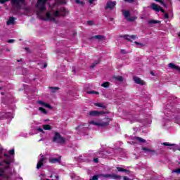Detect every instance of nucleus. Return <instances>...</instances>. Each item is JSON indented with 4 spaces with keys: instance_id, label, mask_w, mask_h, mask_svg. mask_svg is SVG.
<instances>
[{
    "instance_id": "1",
    "label": "nucleus",
    "mask_w": 180,
    "mask_h": 180,
    "mask_svg": "<svg viewBox=\"0 0 180 180\" xmlns=\"http://www.w3.org/2000/svg\"><path fill=\"white\" fill-rule=\"evenodd\" d=\"M40 19L44 22H53V23H57L56 18H60V16H65V13H60V11H56L51 13V11H48L46 13V17L38 14Z\"/></svg>"
},
{
    "instance_id": "2",
    "label": "nucleus",
    "mask_w": 180,
    "mask_h": 180,
    "mask_svg": "<svg viewBox=\"0 0 180 180\" xmlns=\"http://www.w3.org/2000/svg\"><path fill=\"white\" fill-rule=\"evenodd\" d=\"M53 143H57L58 144H65V138L61 136L58 131L54 133V136L52 139Z\"/></svg>"
},
{
    "instance_id": "3",
    "label": "nucleus",
    "mask_w": 180,
    "mask_h": 180,
    "mask_svg": "<svg viewBox=\"0 0 180 180\" xmlns=\"http://www.w3.org/2000/svg\"><path fill=\"white\" fill-rule=\"evenodd\" d=\"M105 121H103L101 122H96L95 121H91L89 122V124H93L94 126H98L100 127H108L109 123H110V120H112L109 117H105L104 119Z\"/></svg>"
},
{
    "instance_id": "4",
    "label": "nucleus",
    "mask_w": 180,
    "mask_h": 180,
    "mask_svg": "<svg viewBox=\"0 0 180 180\" xmlns=\"http://www.w3.org/2000/svg\"><path fill=\"white\" fill-rule=\"evenodd\" d=\"M46 4H47L46 0H38L37 1L36 8L39 9V12H44L46 9Z\"/></svg>"
},
{
    "instance_id": "5",
    "label": "nucleus",
    "mask_w": 180,
    "mask_h": 180,
    "mask_svg": "<svg viewBox=\"0 0 180 180\" xmlns=\"http://www.w3.org/2000/svg\"><path fill=\"white\" fill-rule=\"evenodd\" d=\"M20 4H25V0H11V5L13 8H15L17 11L22 9V5Z\"/></svg>"
},
{
    "instance_id": "6",
    "label": "nucleus",
    "mask_w": 180,
    "mask_h": 180,
    "mask_svg": "<svg viewBox=\"0 0 180 180\" xmlns=\"http://www.w3.org/2000/svg\"><path fill=\"white\" fill-rule=\"evenodd\" d=\"M122 15L123 16H124V18H126V19L127 20L128 22H134V20H136L137 19V17H130V11H127V10H122Z\"/></svg>"
},
{
    "instance_id": "7",
    "label": "nucleus",
    "mask_w": 180,
    "mask_h": 180,
    "mask_svg": "<svg viewBox=\"0 0 180 180\" xmlns=\"http://www.w3.org/2000/svg\"><path fill=\"white\" fill-rule=\"evenodd\" d=\"M150 8L153 11H155V12H162V13H165V11L164 9H162V7L160 6H158V4H156L155 3H152L150 4Z\"/></svg>"
},
{
    "instance_id": "8",
    "label": "nucleus",
    "mask_w": 180,
    "mask_h": 180,
    "mask_svg": "<svg viewBox=\"0 0 180 180\" xmlns=\"http://www.w3.org/2000/svg\"><path fill=\"white\" fill-rule=\"evenodd\" d=\"M101 176H103V178H110V179H122V176L117 175L116 174H100Z\"/></svg>"
},
{
    "instance_id": "9",
    "label": "nucleus",
    "mask_w": 180,
    "mask_h": 180,
    "mask_svg": "<svg viewBox=\"0 0 180 180\" xmlns=\"http://www.w3.org/2000/svg\"><path fill=\"white\" fill-rule=\"evenodd\" d=\"M47 162V158H45L44 155L41 156V158L39 159V162L37 165V169H40L41 168V166L44 164H46Z\"/></svg>"
},
{
    "instance_id": "10",
    "label": "nucleus",
    "mask_w": 180,
    "mask_h": 180,
    "mask_svg": "<svg viewBox=\"0 0 180 180\" xmlns=\"http://www.w3.org/2000/svg\"><path fill=\"white\" fill-rule=\"evenodd\" d=\"M108 112L103 111H98V110H91L89 112V116L95 117V116H101V115H105Z\"/></svg>"
},
{
    "instance_id": "11",
    "label": "nucleus",
    "mask_w": 180,
    "mask_h": 180,
    "mask_svg": "<svg viewBox=\"0 0 180 180\" xmlns=\"http://www.w3.org/2000/svg\"><path fill=\"white\" fill-rule=\"evenodd\" d=\"M115 6H116V1H108L105 9H110V11H113V9H115Z\"/></svg>"
},
{
    "instance_id": "12",
    "label": "nucleus",
    "mask_w": 180,
    "mask_h": 180,
    "mask_svg": "<svg viewBox=\"0 0 180 180\" xmlns=\"http://www.w3.org/2000/svg\"><path fill=\"white\" fill-rule=\"evenodd\" d=\"M122 37L125 39L127 40L128 41H133L132 40H136V39H137V35H129V34H125L123 35Z\"/></svg>"
},
{
    "instance_id": "13",
    "label": "nucleus",
    "mask_w": 180,
    "mask_h": 180,
    "mask_svg": "<svg viewBox=\"0 0 180 180\" xmlns=\"http://www.w3.org/2000/svg\"><path fill=\"white\" fill-rule=\"evenodd\" d=\"M49 162L51 164H57L60 162H61V157H59V158H52L51 159H49Z\"/></svg>"
},
{
    "instance_id": "14",
    "label": "nucleus",
    "mask_w": 180,
    "mask_h": 180,
    "mask_svg": "<svg viewBox=\"0 0 180 180\" xmlns=\"http://www.w3.org/2000/svg\"><path fill=\"white\" fill-rule=\"evenodd\" d=\"M133 80L134 81L135 84H138V85H143L144 81L141 80L140 77L137 76H134L133 77Z\"/></svg>"
},
{
    "instance_id": "15",
    "label": "nucleus",
    "mask_w": 180,
    "mask_h": 180,
    "mask_svg": "<svg viewBox=\"0 0 180 180\" xmlns=\"http://www.w3.org/2000/svg\"><path fill=\"white\" fill-rule=\"evenodd\" d=\"M94 39H96L97 40H105L106 37L103 35H96L90 37V40H94Z\"/></svg>"
},
{
    "instance_id": "16",
    "label": "nucleus",
    "mask_w": 180,
    "mask_h": 180,
    "mask_svg": "<svg viewBox=\"0 0 180 180\" xmlns=\"http://www.w3.org/2000/svg\"><path fill=\"white\" fill-rule=\"evenodd\" d=\"M142 150L143 151H148V153H151L153 155H157V151L155 150H151L146 147L142 148Z\"/></svg>"
},
{
    "instance_id": "17",
    "label": "nucleus",
    "mask_w": 180,
    "mask_h": 180,
    "mask_svg": "<svg viewBox=\"0 0 180 180\" xmlns=\"http://www.w3.org/2000/svg\"><path fill=\"white\" fill-rule=\"evenodd\" d=\"M14 24H15V17L11 16L9 18V19L6 22V25L9 26V25H14Z\"/></svg>"
},
{
    "instance_id": "18",
    "label": "nucleus",
    "mask_w": 180,
    "mask_h": 180,
    "mask_svg": "<svg viewBox=\"0 0 180 180\" xmlns=\"http://www.w3.org/2000/svg\"><path fill=\"white\" fill-rule=\"evenodd\" d=\"M169 68H172V70H176V71H179L180 72V67L179 66H177L174 63H169Z\"/></svg>"
},
{
    "instance_id": "19",
    "label": "nucleus",
    "mask_w": 180,
    "mask_h": 180,
    "mask_svg": "<svg viewBox=\"0 0 180 180\" xmlns=\"http://www.w3.org/2000/svg\"><path fill=\"white\" fill-rule=\"evenodd\" d=\"M161 21L160 20H150L148 21L149 25H157L158 23H160Z\"/></svg>"
},
{
    "instance_id": "20",
    "label": "nucleus",
    "mask_w": 180,
    "mask_h": 180,
    "mask_svg": "<svg viewBox=\"0 0 180 180\" xmlns=\"http://www.w3.org/2000/svg\"><path fill=\"white\" fill-rule=\"evenodd\" d=\"M96 106H98V108H102L103 109H106V105H103V103H94Z\"/></svg>"
},
{
    "instance_id": "21",
    "label": "nucleus",
    "mask_w": 180,
    "mask_h": 180,
    "mask_svg": "<svg viewBox=\"0 0 180 180\" xmlns=\"http://www.w3.org/2000/svg\"><path fill=\"white\" fill-rule=\"evenodd\" d=\"M42 127L44 130H51V125L50 124H44Z\"/></svg>"
},
{
    "instance_id": "22",
    "label": "nucleus",
    "mask_w": 180,
    "mask_h": 180,
    "mask_svg": "<svg viewBox=\"0 0 180 180\" xmlns=\"http://www.w3.org/2000/svg\"><path fill=\"white\" fill-rule=\"evenodd\" d=\"M110 85V83L109 82H105L101 84V86H103V88H109Z\"/></svg>"
},
{
    "instance_id": "23",
    "label": "nucleus",
    "mask_w": 180,
    "mask_h": 180,
    "mask_svg": "<svg viewBox=\"0 0 180 180\" xmlns=\"http://www.w3.org/2000/svg\"><path fill=\"white\" fill-rule=\"evenodd\" d=\"M163 146H165L166 147H174V146H175V144L169 143V142H165V143H163Z\"/></svg>"
},
{
    "instance_id": "24",
    "label": "nucleus",
    "mask_w": 180,
    "mask_h": 180,
    "mask_svg": "<svg viewBox=\"0 0 180 180\" xmlns=\"http://www.w3.org/2000/svg\"><path fill=\"white\" fill-rule=\"evenodd\" d=\"M117 169L119 172H129V170L126 169H123L122 167H117Z\"/></svg>"
},
{
    "instance_id": "25",
    "label": "nucleus",
    "mask_w": 180,
    "mask_h": 180,
    "mask_svg": "<svg viewBox=\"0 0 180 180\" xmlns=\"http://www.w3.org/2000/svg\"><path fill=\"white\" fill-rule=\"evenodd\" d=\"M115 79L116 81H119L120 82H123V77L122 76H115Z\"/></svg>"
},
{
    "instance_id": "26",
    "label": "nucleus",
    "mask_w": 180,
    "mask_h": 180,
    "mask_svg": "<svg viewBox=\"0 0 180 180\" xmlns=\"http://www.w3.org/2000/svg\"><path fill=\"white\" fill-rule=\"evenodd\" d=\"M39 110H40V112H42V113H44V115H47V110L43 107H39Z\"/></svg>"
},
{
    "instance_id": "27",
    "label": "nucleus",
    "mask_w": 180,
    "mask_h": 180,
    "mask_svg": "<svg viewBox=\"0 0 180 180\" xmlns=\"http://www.w3.org/2000/svg\"><path fill=\"white\" fill-rule=\"evenodd\" d=\"M136 140H137V141H139V143H146V140L143 139L142 138H140L139 136L135 138Z\"/></svg>"
},
{
    "instance_id": "28",
    "label": "nucleus",
    "mask_w": 180,
    "mask_h": 180,
    "mask_svg": "<svg viewBox=\"0 0 180 180\" xmlns=\"http://www.w3.org/2000/svg\"><path fill=\"white\" fill-rule=\"evenodd\" d=\"M49 89H51V92L53 94H54V92H56V91H58V89H60V88H58V87H49Z\"/></svg>"
},
{
    "instance_id": "29",
    "label": "nucleus",
    "mask_w": 180,
    "mask_h": 180,
    "mask_svg": "<svg viewBox=\"0 0 180 180\" xmlns=\"http://www.w3.org/2000/svg\"><path fill=\"white\" fill-rule=\"evenodd\" d=\"M87 94H89L99 95V92L95 91H87Z\"/></svg>"
},
{
    "instance_id": "30",
    "label": "nucleus",
    "mask_w": 180,
    "mask_h": 180,
    "mask_svg": "<svg viewBox=\"0 0 180 180\" xmlns=\"http://www.w3.org/2000/svg\"><path fill=\"white\" fill-rule=\"evenodd\" d=\"M76 4H77V5H85V3L84 1H81L80 0H75Z\"/></svg>"
},
{
    "instance_id": "31",
    "label": "nucleus",
    "mask_w": 180,
    "mask_h": 180,
    "mask_svg": "<svg viewBox=\"0 0 180 180\" xmlns=\"http://www.w3.org/2000/svg\"><path fill=\"white\" fill-rule=\"evenodd\" d=\"M98 64H99V60H97V61L94 62V63H92L90 67H91V68H94V67L96 65H98Z\"/></svg>"
},
{
    "instance_id": "32",
    "label": "nucleus",
    "mask_w": 180,
    "mask_h": 180,
    "mask_svg": "<svg viewBox=\"0 0 180 180\" xmlns=\"http://www.w3.org/2000/svg\"><path fill=\"white\" fill-rule=\"evenodd\" d=\"M101 176V174H98V175H94L91 177V179L92 180H98L99 179V177Z\"/></svg>"
},
{
    "instance_id": "33",
    "label": "nucleus",
    "mask_w": 180,
    "mask_h": 180,
    "mask_svg": "<svg viewBox=\"0 0 180 180\" xmlns=\"http://www.w3.org/2000/svg\"><path fill=\"white\" fill-rule=\"evenodd\" d=\"M9 155H15V149H11L8 151Z\"/></svg>"
},
{
    "instance_id": "34",
    "label": "nucleus",
    "mask_w": 180,
    "mask_h": 180,
    "mask_svg": "<svg viewBox=\"0 0 180 180\" xmlns=\"http://www.w3.org/2000/svg\"><path fill=\"white\" fill-rule=\"evenodd\" d=\"M44 106H45V108H48V109H53V106L50 105L49 103H45Z\"/></svg>"
},
{
    "instance_id": "35",
    "label": "nucleus",
    "mask_w": 180,
    "mask_h": 180,
    "mask_svg": "<svg viewBox=\"0 0 180 180\" xmlns=\"http://www.w3.org/2000/svg\"><path fill=\"white\" fill-rule=\"evenodd\" d=\"M134 44H136L137 46H141V47H144V44L134 41Z\"/></svg>"
},
{
    "instance_id": "36",
    "label": "nucleus",
    "mask_w": 180,
    "mask_h": 180,
    "mask_svg": "<svg viewBox=\"0 0 180 180\" xmlns=\"http://www.w3.org/2000/svg\"><path fill=\"white\" fill-rule=\"evenodd\" d=\"M60 12H62L63 13H67V9H65V8H62L60 9Z\"/></svg>"
},
{
    "instance_id": "37",
    "label": "nucleus",
    "mask_w": 180,
    "mask_h": 180,
    "mask_svg": "<svg viewBox=\"0 0 180 180\" xmlns=\"http://www.w3.org/2000/svg\"><path fill=\"white\" fill-rule=\"evenodd\" d=\"M87 25H89V26H92L94 25V21L92 20L87 21Z\"/></svg>"
},
{
    "instance_id": "38",
    "label": "nucleus",
    "mask_w": 180,
    "mask_h": 180,
    "mask_svg": "<svg viewBox=\"0 0 180 180\" xmlns=\"http://www.w3.org/2000/svg\"><path fill=\"white\" fill-rule=\"evenodd\" d=\"M4 162H5V164H6V165H11V160H5Z\"/></svg>"
},
{
    "instance_id": "39",
    "label": "nucleus",
    "mask_w": 180,
    "mask_h": 180,
    "mask_svg": "<svg viewBox=\"0 0 180 180\" xmlns=\"http://www.w3.org/2000/svg\"><path fill=\"white\" fill-rule=\"evenodd\" d=\"M38 131H39L40 133H42L43 134H44V131L43 130L42 128L39 127L37 129Z\"/></svg>"
},
{
    "instance_id": "40",
    "label": "nucleus",
    "mask_w": 180,
    "mask_h": 180,
    "mask_svg": "<svg viewBox=\"0 0 180 180\" xmlns=\"http://www.w3.org/2000/svg\"><path fill=\"white\" fill-rule=\"evenodd\" d=\"M4 172H5V170H4V169H0V176H2Z\"/></svg>"
},
{
    "instance_id": "41",
    "label": "nucleus",
    "mask_w": 180,
    "mask_h": 180,
    "mask_svg": "<svg viewBox=\"0 0 180 180\" xmlns=\"http://www.w3.org/2000/svg\"><path fill=\"white\" fill-rule=\"evenodd\" d=\"M124 2H128V4H132V2H134L136 0H124Z\"/></svg>"
},
{
    "instance_id": "42",
    "label": "nucleus",
    "mask_w": 180,
    "mask_h": 180,
    "mask_svg": "<svg viewBox=\"0 0 180 180\" xmlns=\"http://www.w3.org/2000/svg\"><path fill=\"white\" fill-rule=\"evenodd\" d=\"M94 162H95L96 164H98V162H99V159H98V158H95L94 159Z\"/></svg>"
},
{
    "instance_id": "43",
    "label": "nucleus",
    "mask_w": 180,
    "mask_h": 180,
    "mask_svg": "<svg viewBox=\"0 0 180 180\" xmlns=\"http://www.w3.org/2000/svg\"><path fill=\"white\" fill-rule=\"evenodd\" d=\"M164 18H165V19H169V15H168V13H165Z\"/></svg>"
},
{
    "instance_id": "44",
    "label": "nucleus",
    "mask_w": 180,
    "mask_h": 180,
    "mask_svg": "<svg viewBox=\"0 0 180 180\" xmlns=\"http://www.w3.org/2000/svg\"><path fill=\"white\" fill-rule=\"evenodd\" d=\"M38 103H39V105H42V106H44V105L46 104V103H44L41 101H38Z\"/></svg>"
},
{
    "instance_id": "45",
    "label": "nucleus",
    "mask_w": 180,
    "mask_h": 180,
    "mask_svg": "<svg viewBox=\"0 0 180 180\" xmlns=\"http://www.w3.org/2000/svg\"><path fill=\"white\" fill-rule=\"evenodd\" d=\"M15 42V39H8L7 41V43H14Z\"/></svg>"
},
{
    "instance_id": "46",
    "label": "nucleus",
    "mask_w": 180,
    "mask_h": 180,
    "mask_svg": "<svg viewBox=\"0 0 180 180\" xmlns=\"http://www.w3.org/2000/svg\"><path fill=\"white\" fill-rule=\"evenodd\" d=\"M174 172H175L176 174H180V168H178V169H176V170H174Z\"/></svg>"
},
{
    "instance_id": "47",
    "label": "nucleus",
    "mask_w": 180,
    "mask_h": 180,
    "mask_svg": "<svg viewBox=\"0 0 180 180\" xmlns=\"http://www.w3.org/2000/svg\"><path fill=\"white\" fill-rule=\"evenodd\" d=\"M123 179H124V180H130V179H129V176H123Z\"/></svg>"
},
{
    "instance_id": "48",
    "label": "nucleus",
    "mask_w": 180,
    "mask_h": 180,
    "mask_svg": "<svg viewBox=\"0 0 180 180\" xmlns=\"http://www.w3.org/2000/svg\"><path fill=\"white\" fill-rule=\"evenodd\" d=\"M8 0H0V4H5Z\"/></svg>"
},
{
    "instance_id": "49",
    "label": "nucleus",
    "mask_w": 180,
    "mask_h": 180,
    "mask_svg": "<svg viewBox=\"0 0 180 180\" xmlns=\"http://www.w3.org/2000/svg\"><path fill=\"white\" fill-rule=\"evenodd\" d=\"M162 4L165 8H167V4H165L164 1H162V4Z\"/></svg>"
},
{
    "instance_id": "50",
    "label": "nucleus",
    "mask_w": 180,
    "mask_h": 180,
    "mask_svg": "<svg viewBox=\"0 0 180 180\" xmlns=\"http://www.w3.org/2000/svg\"><path fill=\"white\" fill-rule=\"evenodd\" d=\"M121 53H122V54H126V51H125L124 49H122V50H121Z\"/></svg>"
},
{
    "instance_id": "51",
    "label": "nucleus",
    "mask_w": 180,
    "mask_h": 180,
    "mask_svg": "<svg viewBox=\"0 0 180 180\" xmlns=\"http://www.w3.org/2000/svg\"><path fill=\"white\" fill-rule=\"evenodd\" d=\"M82 125H78L77 127H75V130H78L79 129L81 128Z\"/></svg>"
},
{
    "instance_id": "52",
    "label": "nucleus",
    "mask_w": 180,
    "mask_h": 180,
    "mask_svg": "<svg viewBox=\"0 0 180 180\" xmlns=\"http://www.w3.org/2000/svg\"><path fill=\"white\" fill-rule=\"evenodd\" d=\"M155 2H160V4H163L162 0H155Z\"/></svg>"
},
{
    "instance_id": "53",
    "label": "nucleus",
    "mask_w": 180,
    "mask_h": 180,
    "mask_svg": "<svg viewBox=\"0 0 180 180\" xmlns=\"http://www.w3.org/2000/svg\"><path fill=\"white\" fill-rule=\"evenodd\" d=\"M4 157H6V158H9V155L4 153Z\"/></svg>"
},
{
    "instance_id": "54",
    "label": "nucleus",
    "mask_w": 180,
    "mask_h": 180,
    "mask_svg": "<svg viewBox=\"0 0 180 180\" xmlns=\"http://www.w3.org/2000/svg\"><path fill=\"white\" fill-rule=\"evenodd\" d=\"M94 0H89V4H94Z\"/></svg>"
},
{
    "instance_id": "55",
    "label": "nucleus",
    "mask_w": 180,
    "mask_h": 180,
    "mask_svg": "<svg viewBox=\"0 0 180 180\" xmlns=\"http://www.w3.org/2000/svg\"><path fill=\"white\" fill-rule=\"evenodd\" d=\"M110 22H113V18H110Z\"/></svg>"
},
{
    "instance_id": "56",
    "label": "nucleus",
    "mask_w": 180,
    "mask_h": 180,
    "mask_svg": "<svg viewBox=\"0 0 180 180\" xmlns=\"http://www.w3.org/2000/svg\"><path fill=\"white\" fill-rule=\"evenodd\" d=\"M47 67V63H45L44 65V68H46Z\"/></svg>"
},
{
    "instance_id": "57",
    "label": "nucleus",
    "mask_w": 180,
    "mask_h": 180,
    "mask_svg": "<svg viewBox=\"0 0 180 180\" xmlns=\"http://www.w3.org/2000/svg\"><path fill=\"white\" fill-rule=\"evenodd\" d=\"M17 62H18V63H20V62H22V59L17 60Z\"/></svg>"
},
{
    "instance_id": "58",
    "label": "nucleus",
    "mask_w": 180,
    "mask_h": 180,
    "mask_svg": "<svg viewBox=\"0 0 180 180\" xmlns=\"http://www.w3.org/2000/svg\"><path fill=\"white\" fill-rule=\"evenodd\" d=\"M150 74H151L152 75H154V72H151Z\"/></svg>"
},
{
    "instance_id": "59",
    "label": "nucleus",
    "mask_w": 180,
    "mask_h": 180,
    "mask_svg": "<svg viewBox=\"0 0 180 180\" xmlns=\"http://www.w3.org/2000/svg\"><path fill=\"white\" fill-rule=\"evenodd\" d=\"M25 50L28 51V50H29V48H25Z\"/></svg>"
},
{
    "instance_id": "60",
    "label": "nucleus",
    "mask_w": 180,
    "mask_h": 180,
    "mask_svg": "<svg viewBox=\"0 0 180 180\" xmlns=\"http://www.w3.org/2000/svg\"><path fill=\"white\" fill-rule=\"evenodd\" d=\"M82 126H86V124H85V123H84V124H83V125H82Z\"/></svg>"
},
{
    "instance_id": "61",
    "label": "nucleus",
    "mask_w": 180,
    "mask_h": 180,
    "mask_svg": "<svg viewBox=\"0 0 180 180\" xmlns=\"http://www.w3.org/2000/svg\"><path fill=\"white\" fill-rule=\"evenodd\" d=\"M179 37H180V32L178 34Z\"/></svg>"
},
{
    "instance_id": "62",
    "label": "nucleus",
    "mask_w": 180,
    "mask_h": 180,
    "mask_svg": "<svg viewBox=\"0 0 180 180\" xmlns=\"http://www.w3.org/2000/svg\"><path fill=\"white\" fill-rule=\"evenodd\" d=\"M0 89H2V87L0 86Z\"/></svg>"
},
{
    "instance_id": "63",
    "label": "nucleus",
    "mask_w": 180,
    "mask_h": 180,
    "mask_svg": "<svg viewBox=\"0 0 180 180\" xmlns=\"http://www.w3.org/2000/svg\"><path fill=\"white\" fill-rule=\"evenodd\" d=\"M46 2L49 1V0H45Z\"/></svg>"
},
{
    "instance_id": "64",
    "label": "nucleus",
    "mask_w": 180,
    "mask_h": 180,
    "mask_svg": "<svg viewBox=\"0 0 180 180\" xmlns=\"http://www.w3.org/2000/svg\"><path fill=\"white\" fill-rule=\"evenodd\" d=\"M179 151H180V149H179Z\"/></svg>"
}]
</instances>
